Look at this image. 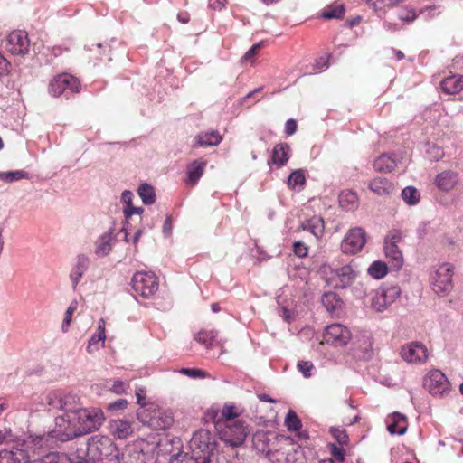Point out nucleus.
<instances>
[{
	"label": "nucleus",
	"instance_id": "obj_1",
	"mask_svg": "<svg viewBox=\"0 0 463 463\" xmlns=\"http://www.w3.org/2000/svg\"><path fill=\"white\" fill-rule=\"evenodd\" d=\"M43 403L50 410H59L64 413L55 418V426L48 437L61 441L71 440L99 430L105 421L100 408H83L77 395L62 391H53L43 397Z\"/></svg>",
	"mask_w": 463,
	"mask_h": 463
},
{
	"label": "nucleus",
	"instance_id": "obj_2",
	"mask_svg": "<svg viewBox=\"0 0 463 463\" xmlns=\"http://www.w3.org/2000/svg\"><path fill=\"white\" fill-rule=\"evenodd\" d=\"M48 438V435L31 434L17 439L12 448L0 450V463H72L68 455L57 452L31 460L40 449L47 446Z\"/></svg>",
	"mask_w": 463,
	"mask_h": 463
},
{
	"label": "nucleus",
	"instance_id": "obj_3",
	"mask_svg": "<svg viewBox=\"0 0 463 463\" xmlns=\"http://www.w3.org/2000/svg\"><path fill=\"white\" fill-rule=\"evenodd\" d=\"M87 456L94 463H120L122 458L111 439L100 434L88 439Z\"/></svg>",
	"mask_w": 463,
	"mask_h": 463
},
{
	"label": "nucleus",
	"instance_id": "obj_4",
	"mask_svg": "<svg viewBox=\"0 0 463 463\" xmlns=\"http://www.w3.org/2000/svg\"><path fill=\"white\" fill-rule=\"evenodd\" d=\"M190 449L193 458L186 463H219L216 454V443L207 430L196 431L191 440Z\"/></svg>",
	"mask_w": 463,
	"mask_h": 463
},
{
	"label": "nucleus",
	"instance_id": "obj_5",
	"mask_svg": "<svg viewBox=\"0 0 463 463\" xmlns=\"http://www.w3.org/2000/svg\"><path fill=\"white\" fill-rule=\"evenodd\" d=\"M215 429L220 439L232 448L241 446L250 434L249 426L241 420L216 421Z\"/></svg>",
	"mask_w": 463,
	"mask_h": 463
},
{
	"label": "nucleus",
	"instance_id": "obj_6",
	"mask_svg": "<svg viewBox=\"0 0 463 463\" xmlns=\"http://www.w3.org/2000/svg\"><path fill=\"white\" fill-rule=\"evenodd\" d=\"M137 417L143 424H146L156 430L168 429L174 422L172 411L155 405H150L147 409L138 411Z\"/></svg>",
	"mask_w": 463,
	"mask_h": 463
},
{
	"label": "nucleus",
	"instance_id": "obj_7",
	"mask_svg": "<svg viewBox=\"0 0 463 463\" xmlns=\"http://www.w3.org/2000/svg\"><path fill=\"white\" fill-rule=\"evenodd\" d=\"M351 354L356 360L369 361L373 358V337L367 331H356L349 336Z\"/></svg>",
	"mask_w": 463,
	"mask_h": 463
},
{
	"label": "nucleus",
	"instance_id": "obj_8",
	"mask_svg": "<svg viewBox=\"0 0 463 463\" xmlns=\"http://www.w3.org/2000/svg\"><path fill=\"white\" fill-rule=\"evenodd\" d=\"M401 293L398 285H383L373 292L371 307L377 312H383L400 298Z\"/></svg>",
	"mask_w": 463,
	"mask_h": 463
},
{
	"label": "nucleus",
	"instance_id": "obj_9",
	"mask_svg": "<svg viewBox=\"0 0 463 463\" xmlns=\"http://www.w3.org/2000/svg\"><path fill=\"white\" fill-rule=\"evenodd\" d=\"M131 283L134 291L146 298L152 297L158 290L157 278L152 271L135 273Z\"/></svg>",
	"mask_w": 463,
	"mask_h": 463
},
{
	"label": "nucleus",
	"instance_id": "obj_10",
	"mask_svg": "<svg viewBox=\"0 0 463 463\" xmlns=\"http://www.w3.org/2000/svg\"><path fill=\"white\" fill-rule=\"evenodd\" d=\"M424 388L434 396H444L450 390V383L439 370H430L423 379Z\"/></svg>",
	"mask_w": 463,
	"mask_h": 463
},
{
	"label": "nucleus",
	"instance_id": "obj_11",
	"mask_svg": "<svg viewBox=\"0 0 463 463\" xmlns=\"http://www.w3.org/2000/svg\"><path fill=\"white\" fill-rule=\"evenodd\" d=\"M80 84L74 76L62 73L53 77L49 83L48 92L53 97H60L65 91L79 92Z\"/></svg>",
	"mask_w": 463,
	"mask_h": 463
},
{
	"label": "nucleus",
	"instance_id": "obj_12",
	"mask_svg": "<svg viewBox=\"0 0 463 463\" xmlns=\"http://www.w3.org/2000/svg\"><path fill=\"white\" fill-rule=\"evenodd\" d=\"M403 361L411 364H423L427 362L429 352L421 342L414 341L403 345L400 350Z\"/></svg>",
	"mask_w": 463,
	"mask_h": 463
},
{
	"label": "nucleus",
	"instance_id": "obj_13",
	"mask_svg": "<svg viewBox=\"0 0 463 463\" xmlns=\"http://www.w3.org/2000/svg\"><path fill=\"white\" fill-rule=\"evenodd\" d=\"M453 266L449 263L440 265L431 278L432 289L437 294L449 292L452 288Z\"/></svg>",
	"mask_w": 463,
	"mask_h": 463
},
{
	"label": "nucleus",
	"instance_id": "obj_14",
	"mask_svg": "<svg viewBox=\"0 0 463 463\" xmlns=\"http://www.w3.org/2000/svg\"><path fill=\"white\" fill-rule=\"evenodd\" d=\"M434 184L443 193H449L451 191L463 193V184L460 180L459 173L451 169L439 173L435 176Z\"/></svg>",
	"mask_w": 463,
	"mask_h": 463
},
{
	"label": "nucleus",
	"instance_id": "obj_15",
	"mask_svg": "<svg viewBox=\"0 0 463 463\" xmlns=\"http://www.w3.org/2000/svg\"><path fill=\"white\" fill-rule=\"evenodd\" d=\"M27 33L23 31H14L5 41V50L13 55H24L29 49Z\"/></svg>",
	"mask_w": 463,
	"mask_h": 463
},
{
	"label": "nucleus",
	"instance_id": "obj_16",
	"mask_svg": "<svg viewBox=\"0 0 463 463\" xmlns=\"http://www.w3.org/2000/svg\"><path fill=\"white\" fill-rule=\"evenodd\" d=\"M108 431L116 439H126L135 431V422L125 418L110 419L107 426Z\"/></svg>",
	"mask_w": 463,
	"mask_h": 463
},
{
	"label": "nucleus",
	"instance_id": "obj_17",
	"mask_svg": "<svg viewBox=\"0 0 463 463\" xmlns=\"http://www.w3.org/2000/svg\"><path fill=\"white\" fill-rule=\"evenodd\" d=\"M155 449L157 454V459L161 458L169 462L177 460L180 455V439H161Z\"/></svg>",
	"mask_w": 463,
	"mask_h": 463
},
{
	"label": "nucleus",
	"instance_id": "obj_18",
	"mask_svg": "<svg viewBox=\"0 0 463 463\" xmlns=\"http://www.w3.org/2000/svg\"><path fill=\"white\" fill-rule=\"evenodd\" d=\"M324 341L335 347H344L347 343V328L342 324H332L326 328Z\"/></svg>",
	"mask_w": 463,
	"mask_h": 463
},
{
	"label": "nucleus",
	"instance_id": "obj_19",
	"mask_svg": "<svg viewBox=\"0 0 463 463\" xmlns=\"http://www.w3.org/2000/svg\"><path fill=\"white\" fill-rule=\"evenodd\" d=\"M105 320L103 318L99 319L97 330L88 341L86 351L90 354H93L98 352L100 348L105 346L106 341V329Z\"/></svg>",
	"mask_w": 463,
	"mask_h": 463
},
{
	"label": "nucleus",
	"instance_id": "obj_20",
	"mask_svg": "<svg viewBox=\"0 0 463 463\" xmlns=\"http://www.w3.org/2000/svg\"><path fill=\"white\" fill-rule=\"evenodd\" d=\"M115 242L114 228H109L101 234L95 242V253L99 257H106L112 250Z\"/></svg>",
	"mask_w": 463,
	"mask_h": 463
},
{
	"label": "nucleus",
	"instance_id": "obj_21",
	"mask_svg": "<svg viewBox=\"0 0 463 463\" xmlns=\"http://www.w3.org/2000/svg\"><path fill=\"white\" fill-rule=\"evenodd\" d=\"M387 430L391 434L403 435L407 430V420L403 414L394 412L387 418Z\"/></svg>",
	"mask_w": 463,
	"mask_h": 463
},
{
	"label": "nucleus",
	"instance_id": "obj_22",
	"mask_svg": "<svg viewBox=\"0 0 463 463\" xmlns=\"http://www.w3.org/2000/svg\"><path fill=\"white\" fill-rule=\"evenodd\" d=\"M366 242V233L362 228L349 231V253L360 251Z\"/></svg>",
	"mask_w": 463,
	"mask_h": 463
},
{
	"label": "nucleus",
	"instance_id": "obj_23",
	"mask_svg": "<svg viewBox=\"0 0 463 463\" xmlns=\"http://www.w3.org/2000/svg\"><path fill=\"white\" fill-rule=\"evenodd\" d=\"M441 90L447 94H458L463 90V75L454 74L446 77L440 83Z\"/></svg>",
	"mask_w": 463,
	"mask_h": 463
},
{
	"label": "nucleus",
	"instance_id": "obj_24",
	"mask_svg": "<svg viewBox=\"0 0 463 463\" xmlns=\"http://www.w3.org/2000/svg\"><path fill=\"white\" fill-rule=\"evenodd\" d=\"M383 250L385 257L388 259L391 266L396 270L401 269L403 266L404 259L399 246L392 244L389 246H383Z\"/></svg>",
	"mask_w": 463,
	"mask_h": 463
},
{
	"label": "nucleus",
	"instance_id": "obj_25",
	"mask_svg": "<svg viewBox=\"0 0 463 463\" xmlns=\"http://www.w3.org/2000/svg\"><path fill=\"white\" fill-rule=\"evenodd\" d=\"M397 160L393 155L382 154L373 163L375 171L380 173H390L395 169Z\"/></svg>",
	"mask_w": 463,
	"mask_h": 463
},
{
	"label": "nucleus",
	"instance_id": "obj_26",
	"mask_svg": "<svg viewBox=\"0 0 463 463\" xmlns=\"http://www.w3.org/2000/svg\"><path fill=\"white\" fill-rule=\"evenodd\" d=\"M207 162L203 159H198L192 162L187 168V183L195 185L203 175Z\"/></svg>",
	"mask_w": 463,
	"mask_h": 463
},
{
	"label": "nucleus",
	"instance_id": "obj_27",
	"mask_svg": "<svg viewBox=\"0 0 463 463\" xmlns=\"http://www.w3.org/2000/svg\"><path fill=\"white\" fill-rule=\"evenodd\" d=\"M89 262V258L84 255L77 257L76 263L70 275L73 288L77 287L83 274L86 272Z\"/></svg>",
	"mask_w": 463,
	"mask_h": 463
},
{
	"label": "nucleus",
	"instance_id": "obj_28",
	"mask_svg": "<svg viewBox=\"0 0 463 463\" xmlns=\"http://www.w3.org/2000/svg\"><path fill=\"white\" fill-rule=\"evenodd\" d=\"M290 157V147L288 144L281 143L274 146L271 161L278 166L284 165Z\"/></svg>",
	"mask_w": 463,
	"mask_h": 463
},
{
	"label": "nucleus",
	"instance_id": "obj_29",
	"mask_svg": "<svg viewBox=\"0 0 463 463\" xmlns=\"http://www.w3.org/2000/svg\"><path fill=\"white\" fill-rule=\"evenodd\" d=\"M218 131L203 132L195 137L196 145L199 146H213L222 141Z\"/></svg>",
	"mask_w": 463,
	"mask_h": 463
},
{
	"label": "nucleus",
	"instance_id": "obj_30",
	"mask_svg": "<svg viewBox=\"0 0 463 463\" xmlns=\"http://www.w3.org/2000/svg\"><path fill=\"white\" fill-rule=\"evenodd\" d=\"M370 189L379 194H389L393 191L392 184L386 178L376 177L370 183Z\"/></svg>",
	"mask_w": 463,
	"mask_h": 463
},
{
	"label": "nucleus",
	"instance_id": "obj_31",
	"mask_svg": "<svg viewBox=\"0 0 463 463\" xmlns=\"http://www.w3.org/2000/svg\"><path fill=\"white\" fill-rule=\"evenodd\" d=\"M145 446L148 447L144 440H140L136 442L132 449H129V456L132 458L130 463H148Z\"/></svg>",
	"mask_w": 463,
	"mask_h": 463
},
{
	"label": "nucleus",
	"instance_id": "obj_32",
	"mask_svg": "<svg viewBox=\"0 0 463 463\" xmlns=\"http://www.w3.org/2000/svg\"><path fill=\"white\" fill-rule=\"evenodd\" d=\"M301 228L304 231L311 232L316 238L322 235L324 232V222L320 217L314 216L301 223Z\"/></svg>",
	"mask_w": 463,
	"mask_h": 463
},
{
	"label": "nucleus",
	"instance_id": "obj_33",
	"mask_svg": "<svg viewBox=\"0 0 463 463\" xmlns=\"http://www.w3.org/2000/svg\"><path fill=\"white\" fill-rule=\"evenodd\" d=\"M345 14V7L344 4L334 3L326 6L321 14L325 19H341Z\"/></svg>",
	"mask_w": 463,
	"mask_h": 463
},
{
	"label": "nucleus",
	"instance_id": "obj_34",
	"mask_svg": "<svg viewBox=\"0 0 463 463\" xmlns=\"http://www.w3.org/2000/svg\"><path fill=\"white\" fill-rule=\"evenodd\" d=\"M306 183L305 172L302 169L295 170L288 178V186L291 190L300 191Z\"/></svg>",
	"mask_w": 463,
	"mask_h": 463
},
{
	"label": "nucleus",
	"instance_id": "obj_35",
	"mask_svg": "<svg viewBox=\"0 0 463 463\" xmlns=\"http://www.w3.org/2000/svg\"><path fill=\"white\" fill-rule=\"evenodd\" d=\"M367 271L372 278L381 279L387 275L388 266L382 260H375L369 266Z\"/></svg>",
	"mask_w": 463,
	"mask_h": 463
},
{
	"label": "nucleus",
	"instance_id": "obj_36",
	"mask_svg": "<svg viewBox=\"0 0 463 463\" xmlns=\"http://www.w3.org/2000/svg\"><path fill=\"white\" fill-rule=\"evenodd\" d=\"M137 194L145 204H152L156 200L154 187L148 184H142L137 189Z\"/></svg>",
	"mask_w": 463,
	"mask_h": 463
},
{
	"label": "nucleus",
	"instance_id": "obj_37",
	"mask_svg": "<svg viewBox=\"0 0 463 463\" xmlns=\"http://www.w3.org/2000/svg\"><path fill=\"white\" fill-rule=\"evenodd\" d=\"M403 201L409 205H415L420 202V193L413 186H407L402 192Z\"/></svg>",
	"mask_w": 463,
	"mask_h": 463
},
{
	"label": "nucleus",
	"instance_id": "obj_38",
	"mask_svg": "<svg viewBox=\"0 0 463 463\" xmlns=\"http://www.w3.org/2000/svg\"><path fill=\"white\" fill-rule=\"evenodd\" d=\"M351 274L349 272V286L352 287V293L355 298H363L366 295L367 287L364 282L353 278Z\"/></svg>",
	"mask_w": 463,
	"mask_h": 463
},
{
	"label": "nucleus",
	"instance_id": "obj_39",
	"mask_svg": "<svg viewBox=\"0 0 463 463\" xmlns=\"http://www.w3.org/2000/svg\"><path fill=\"white\" fill-rule=\"evenodd\" d=\"M285 425L290 431H298L302 427L301 420L296 412L292 410H289L287 413L285 418Z\"/></svg>",
	"mask_w": 463,
	"mask_h": 463
},
{
	"label": "nucleus",
	"instance_id": "obj_40",
	"mask_svg": "<svg viewBox=\"0 0 463 463\" xmlns=\"http://www.w3.org/2000/svg\"><path fill=\"white\" fill-rule=\"evenodd\" d=\"M403 237V233L401 230H390L384 238L383 246H389L390 244L399 246Z\"/></svg>",
	"mask_w": 463,
	"mask_h": 463
},
{
	"label": "nucleus",
	"instance_id": "obj_41",
	"mask_svg": "<svg viewBox=\"0 0 463 463\" xmlns=\"http://www.w3.org/2000/svg\"><path fill=\"white\" fill-rule=\"evenodd\" d=\"M27 173L23 170H15L9 172H0V179L11 183L14 181H18L27 177Z\"/></svg>",
	"mask_w": 463,
	"mask_h": 463
},
{
	"label": "nucleus",
	"instance_id": "obj_42",
	"mask_svg": "<svg viewBox=\"0 0 463 463\" xmlns=\"http://www.w3.org/2000/svg\"><path fill=\"white\" fill-rule=\"evenodd\" d=\"M77 306H78L77 302L73 301V302H71L70 304V306L66 309V312L64 314V317H63V320H62V323H61V331L63 333L68 332L69 326H70V325L71 323V320H72L73 313L77 309Z\"/></svg>",
	"mask_w": 463,
	"mask_h": 463
},
{
	"label": "nucleus",
	"instance_id": "obj_43",
	"mask_svg": "<svg viewBox=\"0 0 463 463\" xmlns=\"http://www.w3.org/2000/svg\"><path fill=\"white\" fill-rule=\"evenodd\" d=\"M238 416L239 413L235 411L234 406L225 405L221 411V415L217 421H235V418Z\"/></svg>",
	"mask_w": 463,
	"mask_h": 463
},
{
	"label": "nucleus",
	"instance_id": "obj_44",
	"mask_svg": "<svg viewBox=\"0 0 463 463\" xmlns=\"http://www.w3.org/2000/svg\"><path fill=\"white\" fill-rule=\"evenodd\" d=\"M322 302L328 311H333L338 306L339 300L333 292H328L323 295Z\"/></svg>",
	"mask_w": 463,
	"mask_h": 463
},
{
	"label": "nucleus",
	"instance_id": "obj_45",
	"mask_svg": "<svg viewBox=\"0 0 463 463\" xmlns=\"http://www.w3.org/2000/svg\"><path fill=\"white\" fill-rule=\"evenodd\" d=\"M194 339L200 343L204 345L206 347H210L213 345V335L212 332H199L195 336Z\"/></svg>",
	"mask_w": 463,
	"mask_h": 463
},
{
	"label": "nucleus",
	"instance_id": "obj_46",
	"mask_svg": "<svg viewBox=\"0 0 463 463\" xmlns=\"http://www.w3.org/2000/svg\"><path fill=\"white\" fill-rule=\"evenodd\" d=\"M370 6L375 10L382 9L386 6H393L403 0H366Z\"/></svg>",
	"mask_w": 463,
	"mask_h": 463
},
{
	"label": "nucleus",
	"instance_id": "obj_47",
	"mask_svg": "<svg viewBox=\"0 0 463 463\" xmlns=\"http://www.w3.org/2000/svg\"><path fill=\"white\" fill-rule=\"evenodd\" d=\"M180 373L182 374H184L190 378H205L207 373L201 370V369H197V368H182L180 370Z\"/></svg>",
	"mask_w": 463,
	"mask_h": 463
},
{
	"label": "nucleus",
	"instance_id": "obj_48",
	"mask_svg": "<svg viewBox=\"0 0 463 463\" xmlns=\"http://www.w3.org/2000/svg\"><path fill=\"white\" fill-rule=\"evenodd\" d=\"M298 369L302 373L304 377L307 378L312 375L315 367L309 361H301L298 363Z\"/></svg>",
	"mask_w": 463,
	"mask_h": 463
},
{
	"label": "nucleus",
	"instance_id": "obj_49",
	"mask_svg": "<svg viewBox=\"0 0 463 463\" xmlns=\"http://www.w3.org/2000/svg\"><path fill=\"white\" fill-rule=\"evenodd\" d=\"M129 384L121 380H115L109 390L116 394H123L127 392Z\"/></svg>",
	"mask_w": 463,
	"mask_h": 463
},
{
	"label": "nucleus",
	"instance_id": "obj_50",
	"mask_svg": "<svg viewBox=\"0 0 463 463\" xmlns=\"http://www.w3.org/2000/svg\"><path fill=\"white\" fill-rule=\"evenodd\" d=\"M328 56H321L315 61L313 70L315 72H321L328 68Z\"/></svg>",
	"mask_w": 463,
	"mask_h": 463
},
{
	"label": "nucleus",
	"instance_id": "obj_51",
	"mask_svg": "<svg viewBox=\"0 0 463 463\" xmlns=\"http://www.w3.org/2000/svg\"><path fill=\"white\" fill-rule=\"evenodd\" d=\"M143 212L144 209L142 207H137L134 206L133 204L123 207V214L126 219H129L134 214L140 215L143 213Z\"/></svg>",
	"mask_w": 463,
	"mask_h": 463
},
{
	"label": "nucleus",
	"instance_id": "obj_52",
	"mask_svg": "<svg viewBox=\"0 0 463 463\" xmlns=\"http://www.w3.org/2000/svg\"><path fill=\"white\" fill-rule=\"evenodd\" d=\"M293 251L298 257L304 258L307 255L308 249L305 243L301 241H296L293 244Z\"/></svg>",
	"mask_w": 463,
	"mask_h": 463
},
{
	"label": "nucleus",
	"instance_id": "obj_53",
	"mask_svg": "<svg viewBox=\"0 0 463 463\" xmlns=\"http://www.w3.org/2000/svg\"><path fill=\"white\" fill-rule=\"evenodd\" d=\"M128 402L126 399H118L114 402L108 405V409L110 411H119L127 408Z\"/></svg>",
	"mask_w": 463,
	"mask_h": 463
},
{
	"label": "nucleus",
	"instance_id": "obj_54",
	"mask_svg": "<svg viewBox=\"0 0 463 463\" xmlns=\"http://www.w3.org/2000/svg\"><path fill=\"white\" fill-rule=\"evenodd\" d=\"M134 194L129 191V190H125L122 194H121V203L124 204V206H128V205H131L133 204V200H134Z\"/></svg>",
	"mask_w": 463,
	"mask_h": 463
},
{
	"label": "nucleus",
	"instance_id": "obj_55",
	"mask_svg": "<svg viewBox=\"0 0 463 463\" xmlns=\"http://www.w3.org/2000/svg\"><path fill=\"white\" fill-rule=\"evenodd\" d=\"M135 394L137 397V402L139 405L144 406L146 404V389L144 387H137L135 391Z\"/></svg>",
	"mask_w": 463,
	"mask_h": 463
},
{
	"label": "nucleus",
	"instance_id": "obj_56",
	"mask_svg": "<svg viewBox=\"0 0 463 463\" xmlns=\"http://www.w3.org/2000/svg\"><path fill=\"white\" fill-rule=\"evenodd\" d=\"M345 41V34L337 35L334 38L333 43L335 49L339 50V53H343L345 49V44L344 43Z\"/></svg>",
	"mask_w": 463,
	"mask_h": 463
},
{
	"label": "nucleus",
	"instance_id": "obj_57",
	"mask_svg": "<svg viewBox=\"0 0 463 463\" xmlns=\"http://www.w3.org/2000/svg\"><path fill=\"white\" fill-rule=\"evenodd\" d=\"M331 452H332V455L333 457L338 460V461H344L345 459V457H344V451L341 448L335 446V445H332L331 446Z\"/></svg>",
	"mask_w": 463,
	"mask_h": 463
},
{
	"label": "nucleus",
	"instance_id": "obj_58",
	"mask_svg": "<svg viewBox=\"0 0 463 463\" xmlns=\"http://www.w3.org/2000/svg\"><path fill=\"white\" fill-rule=\"evenodd\" d=\"M297 130V123L294 119H288L287 120L285 124V132L287 135L291 136L293 135Z\"/></svg>",
	"mask_w": 463,
	"mask_h": 463
},
{
	"label": "nucleus",
	"instance_id": "obj_59",
	"mask_svg": "<svg viewBox=\"0 0 463 463\" xmlns=\"http://www.w3.org/2000/svg\"><path fill=\"white\" fill-rule=\"evenodd\" d=\"M260 43L254 44L243 56L242 60L244 61H248L251 60L254 55L257 53L258 49L260 48Z\"/></svg>",
	"mask_w": 463,
	"mask_h": 463
},
{
	"label": "nucleus",
	"instance_id": "obj_60",
	"mask_svg": "<svg viewBox=\"0 0 463 463\" xmlns=\"http://www.w3.org/2000/svg\"><path fill=\"white\" fill-rule=\"evenodd\" d=\"M226 0H209V6L214 10H222L225 7Z\"/></svg>",
	"mask_w": 463,
	"mask_h": 463
},
{
	"label": "nucleus",
	"instance_id": "obj_61",
	"mask_svg": "<svg viewBox=\"0 0 463 463\" xmlns=\"http://www.w3.org/2000/svg\"><path fill=\"white\" fill-rule=\"evenodd\" d=\"M172 229H173L172 221H171V218L168 216V217H166L165 223L163 225V233L165 236H169L172 233Z\"/></svg>",
	"mask_w": 463,
	"mask_h": 463
},
{
	"label": "nucleus",
	"instance_id": "obj_62",
	"mask_svg": "<svg viewBox=\"0 0 463 463\" xmlns=\"http://www.w3.org/2000/svg\"><path fill=\"white\" fill-rule=\"evenodd\" d=\"M9 62L0 53V75L5 74L8 71Z\"/></svg>",
	"mask_w": 463,
	"mask_h": 463
},
{
	"label": "nucleus",
	"instance_id": "obj_63",
	"mask_svg": "<svg viewBox=\"0 0 463 463\" xmlns=\"http://www.w3.org/2000/svg\"><path fill=\"white\" fill-rule=\"evenodd\" d=\"M331 433L333 434V436L338 440V442L340 444L344 443L345 442V435L344 434L342 436V431L336 428H332L331 429Z\"/></svg>",
	"mask_w": 463,
	"mask_h": 463
},
{
	"label": "nucleus",
	"instance_id": "obj_64",
	"mask_svg": "<svg viewBox=\"0 0 463 463\" xmlns=\"http://www.w3.org/2000/svg\"><path fill=\"white\" fill-rule=\"evenodd\" d=\"M357 194L349 191V210L357 207Z\"/></svg>",
	"mask_w": 463,
	"mask_h": 463
}]
</instances>
